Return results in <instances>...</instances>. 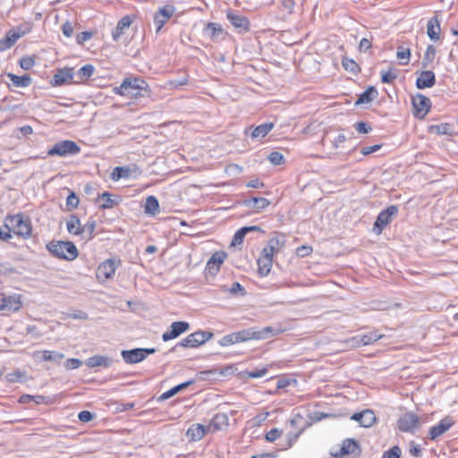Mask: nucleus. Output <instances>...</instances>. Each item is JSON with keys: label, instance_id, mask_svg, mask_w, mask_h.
Masks as SVG:
<instances>
[{"label": "nucleus", "instance_id": "nucleus-1", "mask_svg": "<svg viewBox=\"0 0 458 458\" xmlns=\"http://www.w3.org/2000/svg\"><path fill=\"white\" fill-rule=\"evenodd\" d=\"M285 243L284 235H277L271 238L261 251L259 257V276H264L269 274L273 265V256L278 253Z\"/></svg>", "mask_w": 458, "mask_h": 458}, {"label": "nucleus", "instance_id": "nucleus-2", "mask_svg": "<svg viewBox=\"0 0 458 458\" xmlns=\"http://www.w3.org/2000/svg\"><path fill=\"white\" fill-rule=\"evenodd\" d=\"M114 91L122 96H131L136 98L149 95L148 84L137 77L124 79L119 87L114 89Z\"/></svg>", "mask_w": 458, "mask_h": 458}, {"label": "nucleus", "instance_id": "nucleus-3", "mask_svg": "<svg viewBox=\"0 0 458 458\" xmlns=\"http://www.w3.org/2000/svg\"><path fill=\"white\" fill-rule=\"evenodd\" d=\"M47 249L55 258L69 261L75 259L79 255L75 244L72 242L52 241L47 244Z\"/></svg>", "mask_w": 458, "mask_h": 458}, {"label": "nucleus", "instance_id": "nucleus-4", "mask_svg": "<svg viewBox=\"0 0 458 458\" xmlns=\"http://www.w3.org/2000/svg\"><path fill=\"white\" fill-rule=\"evenodd\" d=\"M5 227L13 231L15 234L22 238H29L31 235V224L28 217L23 214L18 213L13 216H8L4 222Z\"/></svg>", "mask_w": 458, "mask_h": 458}, {"label": "nucleus", "instance_id": "nucleus-5", "mask_svg": "<svg viewBox=\"0 0 458 458\" xmlns=\"http://www.w3.org/2000/svg\"><path fill=\"white\" fill-rule=\"evenodd\" d=\"M213 337V333L208 331H197L194 332L185 338H183L181 342L177 343L174 347H172L169 352H175L178 347L183 348H196L199 345L205 344L210 338Z\"/></svg>", "mask_w": 458, "mask_h": 458}, {"label": "nucleus", "instance_id": "nucleus-6", "mask_svg": "<svg viewBox=\"0 0 458 458\" xmlns=\"http://www.w3.org/2000/svg\"><path fill=\"white\" fill-rule=\"evenodd\" d=\"M81 148L72 140H64L56 142L51 148L48 149L47 155L54 157H67L73 156L80 153Z\"/></svg>", "mask_w": 458, "mask_h": 458}, {"label": "nucleus", "instance_id": "nucleus-7", "mask_svg": "<svg viewBox=\"0 0 458 458\" xmlns=\"http://www.w3.org/2000/svg\"><path fill=\"white\" fill-rule=\"evenodd\" d=\"M398 214V207L396 205H391L386 209L382 210L377 216L376 221L373 225V231L376 234L382 233L384 228L389 225L393 218Z\"/></svg>", "mask_w": 458, "mask_h": 458}, {"label": "nucleus", "instance_id": "nucleus-8", "mask_svg": "<svg viewBox=\"0 0 458 458\" xmlns=\"http://www.w3.org/2000/svg\"><path fill=\"white\" fill-rule=\"evenodd\" d=\"M420 426V417L411 411L403 414L397 420V428L401 432L413 433Z\"/></svg>", "mask_w": 458, "mask_h": 458}, {"label": "nucleus", "instance_id": "nucleus-9", "mask_svg": "<svg viewBox=\"0 0 458 458\" xmlns=\"http://www.w3.org/2000/svg\"><path fill=\"white\" fill-rule=\"evenodd\" d=\"M413 115L418 119H423L431 108L430 99L422 95L417 94L412 97Z\"/></svg>", "mask_w": 458, "mask_h": 458}, {"label": "nucleus", "instance_id": "nucleus-10", "mask_svg": "<svg viewBox=\"0 0 458 458\" xmlns=\"http://www.w3.org/2000/svg\"><path fill=\"white\" fill-rule=\"evenodd\" d=\"M30 30V24L25 25V29L21 30V26L17 28V30H10L5 37L0 39V52L11 48L15 42L23 35Z\"/></svg>", "mask_w": 458, "mask_h": 458}, {"label": "nucleus", "instance_id": "nucleus-11", "mask_svg": "<svg viewBox=\"0 0 458 458\" xmlns=\"http://www.w3.org/2000/svg\"><path fill=\"white\" fill-rule=\"evenodd\" d=\"M175 8L172 4H166L159 8L154 15V24L156 25V32L158 33L167 21L174 15Z\"/></svg>", "mask_w": 458, "mask_h": 458}, {"label": "nucleus", "instance_id": "nucleus-12", "mask_svg": "<svg viewBox=\"0 0 458 458\" xmlns=\"http://www.w3.org/2000/svg\"><path fill=\"white\" fill-rule=\"evenodd\" d=\"M454 425V419L451 416H445L438 422V424L430 428L428 431V438L430 440H436L449 430Z\"/></svg>", "mask_w": 458, "mask_h": 458}, {"label": "nucleus", "instance_id": "nucleus-13", "mask_svg": "<svg viewBox=\"0 0 458 458\" xmlns=\"http://www.w3.org/2000/svg\"><path fill=\"white\" fill-rule=\"evenodd\" d=\"M189 328L190 324L186 321L173 322L170 326V329L162 335V340L164 342H167L172 339L177 338L182 334L188 331Z\"/></svg>", "mask_w": 458, "mask_h": 458}, {"label": "nucleus", "instance_id": "nucleus-14", "mask_svg": "<svg viewBox=\"0 0 458 458\" xmlns=\"http://www.w3.org/2000/svg\"><path fill=\"white\" fill-rule=\"evenodd\" d=\"M227 254L225 251H216L208 259L206 266V274L215 276L220 270L221 265L226 259Z\"/></svg>", "mask_w": 458, "mask_h": 458}, {"label": "nucleus", "instance_id": "nucleus-15", "mask_svg": "<svg viewBox=\"0 0 458 458\" xmlns=\"http://www.w3.org/2000/svg\"><path fill=\"white\" fill-rule=\"evenodd\" d=\"M227 20L230 21V23L238 30L239 32H244L249 30L250 29V22L248 19L233 11H228L226 14Z\"/></svg>", "mask_w": 458, "mask_h": 458}, {"label": "nucleus", "instance_id": "nucleus-16", "mask_svg": "<svg viewBox=\"0 0 458 458\" xmlns=\"http://www.w3.org/2000/svg\"><path fill=\"white\" fill-rule=\"evenodd\" d=\"M75 77V73L73 72V68L71 67H64L63 69H59L57 72L53 76L51 79V85L52 86H62L64 85L67 81L73 80Z\"/></svg>", "mask_w": 458, "mask_h": 458}, {"label": "nucleus", "instance_id": "nucleus-17", "mask_svg": "<svg viewBox=\"0 0 458 458\" xmlns=\"http://www.w3.org/2000/svg\"><path fill=\"white\" fill-rule=\"evenodd\" d=\"M351 420L359 422L361 427L369 428L376 422V415L371 410H364L352 414Z\"/></svg>", "mask_w": 458, "mask_h": 458}, {"label": "nucleus", "instance_id": "nucleus-18", "mask_svg": "<svg viewBox=\"0 0 458 458\" xmlns=\"http://www.w3.org/2000/svg\"><path fill=\"white\" fill-rule=\"evenodd\" d=\"M360 453V449L358 442L355 441L354 439L348 438L343 442L340 452L335 454L334 456L338 458H344L345 455L348 454L359 455Z\"/></svg>", "mask_w": 458, "mask_h": 458}, {"label": "nucleus", "instance_id": "nucleus-19", "mask_svg": "<svg viewBox=\"0 0 458 458\" xmlns=\"http://www.w3.org/2000/svg\"><path fill=\"white\" fill-rule=\"evenodd\" d=\"M436 84V75L432 71H422L416 80V87L419 89L431 88Z\"/></svg>", "mask_w": 458, "mask_h": 458}, {"label": "nucleus", "instance_id": "nucleus-20", "mask_svg": "<svg viewBox=\"0 0 458 458\" xmlns=\"http://www.w3.org/2000/svg\"><path fill=\"white\" fill-rule=\"evenodd\" d=\"M116 270L115 260L109 259L106 261L102 262L97 270V275L98 277L102 276L105 279H111Z\"/></svg>", "mask_w": 458, "mask_h": 458}, {"label": "nucleus", "instance_id": "nucleus-21", "mask_svg": "<svg viewBox=\"0 0 458 458\" xmlns=\"http://www.w3.org/2000/svg\"><path fill=\"white\" fill-rule=\"evenodd\" d=\"M133 173H140L139 167H137L136 165H133V167H131L129 165L116 166L111 173L110 177L114 181H118L123 178H130Z\"/></svg>", "mask_w": 458, "mask_h": 458}, {"label": "nucleus", "instance_id": "nucleus-22", "mask_svg": "<svg viewBox=\"0 0 458 458\" xmlns=\"http://www.w3.org/2000/svg\"><path fill=\"white\" fill-rule=\"evenodd\" d=\"M121 355L127 364L139 363L144 360L140 348L123 350L122 351Z\"/></svg>", "mask_w": 458, "mask_h": 458}, {"label": "nucleus", "instance_id": "nucleus-23", "mask_svg": "<svg viewBox=\"0 0 458 458\" xmlns=\"http://www.w3.org/2000/svg\"><path fill=\"white\" fill-rule=\"evenodd\" d=\"M132 23V19L129 15L123 16L117 23L114 30L112 31V38L114 41H118L124 34V30L128 29Z\"/></svg>", "mask_w": 458, "mask_h": 458}, {"label": "nucleus", "instance_id": "nucleus-24", "mask_svg": "<svg viewBox=\"0 0 458 458\" xmlns=\"http://www.w3.org/2000/svg\"><path fill=\"white\" fill-rule=\"evenodd\" d=\"M440 21L437 16L430 18L427 23V34L431 40L437 41L440 38Z\"/></svg>", "mask_w": 458, "mask_h": 458}, {"label": "nucleus", "instance_id": "nucleus-25", "mask_svg": "<svg viewBox=\"0 0 458 458\" xmlns=\"http://www.w3.org/2000/svg\"><path fill=\"white\" fill-rule=\"evenodd\" d=\"M228 425V416L225 413H216L208 425V431H217Z\"/></svg>", "mask_w": 458, "mask_h": 458}, {"label": "nucleus", "instance_id": "nucleus-26", "mask_svg": "<svg viewBox=\"0 0 458 458\" xmlns=\"http://www.w3.org/2000/svg\"><path fill=\"white\" fill-rule=\"evenodd\" d=\"M114 360L106 357V356H100V355H94L90 358H89L86 360V365L89 368H95V367H105L109 368L113 365Z\"/></svg>", "mask_w": 458, "mask_h": 458}, {"label": "nucleus", "instance_id": "nucleus-27", "mask_svg": "<svg viewBox=\"0 0 458 458\" xmlns=\"http://www.w3.org/2000/svg\"><path fill=\"white\" fill-rule=\"evenodd\" d=\"M378 95L377 89L374 86H369L361 94L359 95L355 101V106H361L363 104L372 102Z\"/></svg>", "mask_w": 458, "mask_h": 458}, {"label": "nucleus", "instance_id": "nucleus-28", "mask_svg": "<svg viewBox=\"0 0 458 458\" xmlns=\"http://www.w3.org/2000/svg\"><path fill=\"white\" fill-rule=\"evenodd\" d=\"M209 432L208 430V426L205 427L201 424H194L191 427H190L186 432V436L191 440V441H199L200 440L206 433Z\"/></svg>", "mask_w": 458, "mask_h": 458}, {"label": "nucleus", "instance_id": "nucleus-29", "mask_svg": "<svg viewBox=\"0 0 458 458\" xmlns=\"http://www.w3.org/2000/svg\"><path fill=\"white\" fill-rule=\"evenodd\" d=\"M2 306L0 308H4V310H13L17 311L20 310L21 306V301L20 296H7L1 299Z\"/></svg>", "mask_w": 458, "mask_h": 458}, {"label": "nucleus", "instance_id": "nucleus-30", "mask_svg": "<svg viewBox=\"0 0 458 458\" xmlns=\"http://www.w3.org/2000/svg\"><path fill=\"white\" fill-rule=\"evenodd\" d=\"M94 72L95 67L92 64H87L83 65L75 74L77 80H74L73 83H80L87 81L93 75Z\"/></svg>", "mask_w": 458, "mask_h": 458}, {"label": "nucleus", "instance_id": "nucleus-31", "mask_svg": "<svg viewBox=\"0 0 458 458\" xmlns=\"http://www.w3.org/2000/svg\"><path fill=\"white\" fill-rule=\"evenodd\" d=\"M193 382H194V380H189V381H186L184 383L179 384V385L172 387L168 391L163 393L159 396L158 400L159 401H165V400H167V399L173 397L174 395H175L180 391L186 389L189 386L193 384Z\"/></svg>", "mask_w": 458, "mask_h": 458}, {"label": "nucleus", "instance_id": "nucleus-32", "mask_svg": "<svg viewBox=\"0 0 458 458\" xmlns=\"http://www.w3.org/2000/svg\"><path fill=\"white\" fill-rule=\"evenodd\" d=\"M66 225H67V231L69 232V233L74 234V235H81L82 225H81V221L76 215L72 214L70 216V217L66 223Z\"/></svg>", "mask_w": 458, "mask_h": 458}, {"label": "nucleus", "instance_id": "nucleus-33", "mask_svg": "<svg viewBox=\"0 0 458 458\" xmlns=\"http://www.w3.org/2000/svg\"><path fill=\"white\" fill-rule=\"evenodd\" d=\"M8 78L11 80L13 84L16 87L25 88L31 84L32 79L29 74L18 76L13 73H8Z\"/></svg>", "mask_w": 458, "mask_h": 458}, {"label": "nucleus", "instance_id": "nucleus-34", "mask_svg": "<svg viewBox=\"0 0 458 458\" xmlns=\"http://www.w3.org/2000/svg\"><path fill=\"white\" fill-rule=\"evenodd\" d=\"M145 213L154 216L159 212V202L155 196H148L145 201Z\"/></svg>", "mask_w": 458, "mask_h": 458}, {"label": "nucleus", "instance_id": "nucleus-35", "mask_svg": "<svg viewBox=\"0 0 458 458\" xmlns=\"http://www.w3.org/2000/svg\"><path fill=\"white\" fill-rule=\"evenodd\" d=\"M41 359L44 361H52L56 364H59L61 360L64 358V355L62 352L55 351H43L41 352Z\"/></svg>", "mask_w": 458, "mask_h": 458}, {"label": "nucleus", "instance_id": "nucleus-36", "mask_svg": "<svg viewBox=\"0 0 458 458\" xmlns=\"http://www.w3.org/2000/svg\"><path fill=\"white\" fill-rule=\"evenodd\" d=\"M436 47L433 45H428L421 61L423 68H428L432 64L436 57Z\"/></svg>", "mask_w": 458, "mask_h": 458}, {"label": "nucleus", "instance_id": "nucleus-37", "mask_svg": "<svg viewBox=\"0 0 458 458\" xmlns=\"http://www.w3.org/2000/svg\"><path fill=\"white\" fill-rule=\"evenodd\" d=\"M98 199H101L103 200V203L99 205V208L102 209L112 208L113 207L118 204V201L112 199V194H110L107 191L98 195Z\"/></svg>", "mask_w": 458, "mask_h": 458}, {"label": "nucleus", "instance_id": "nucleus-38", "mask_svg": "<svg viewBox=\"0 0 458 458\" xmlns=\"http://www.w3.org/2000/svg\"><path fill=\"white\" fill-rule=\"evenodd\" d=\"M96 221L90 220L88 221L84 225L81 227V235L87 234L86 236H83L86 240H91L95 236V229H96Z\"/></svg>", "mask_w": 458, "mask_h": 458}, {"label": "nucleus", "instance_id": "nucleus-39", "mask_svg": "<svg viewBox=\"0 0 458 458\" xmlns=\"http://www.w3.org/2000/svg\"><path fill=\"white\" fill-rule=\"evenodd\" d=\"M238 342H245L250 339L258 338V332L254 330V328L244 329L242 331L235 332Z\"/></svg>", "mask_w": 458, "mask_h": 458}, {"label": "nucleus", "instance_id": "nucleus-40", "mask_svg": "<svg viewBox=\"0 0 458 458\" xmlns=\"http://www.w3.org/2000/svg\"><path fill=\"white\" fill-rule=\"evenodd\" d=\"M283 332L279 327H266L259 330V339H267Z\"/></svg>", "mask_w": 458, "mask_h": 458}, {"label": "nucleus", "instance_id": "nucleus-41", "mask_svg": "<svg viewBox=\"0 0 458 458\" xmlns=\"http://www.w3.org/2000/svg\"><path fill=\"white\" fill-rule=\"evenodd\" d=\"M342 65L346 71L352 72V74H357L360 72V67L357 63L348 57H344L342 59Z\"/></svg>", "mask_w": 458, "mask_h": 458}, {"label": "nucleus", "instance_id": "nucleus-42", "mask_svg": "<svg viewBox=\"0 0 458 458\" xmlns=\"http://www.w3.org/2000/svg\"><path fill=\"white\" fill-rule=\"evenodd\" d=\"M205 30L212 38L217 37L223 31L221 25L216 22H208Z\"/></svg>", "mask_w": 458, "mask_h": 458}, {"label": "nucleus", "instance_id": "nucleus-43", "mask_svg": "<svg viewBox=\"0 0 458 458\" xmlns=\"http://www.w3.org/2000/svg\"><path fill=\"white\" fill-rule=\"evenodd\" d=\"M302 432L303 428H300L296 431H289L286 435V445L284 449L292 447Z\"/></svg>", "mask_w": 458, "mask_h": 458}, {"label": "nucleus", "instance_id": "nucleus-44", "mask_svg": "<svg viewBox=\"0 0 458 458\" xmlns=\"http://www.w3.org/2000/svg\"><path fill=\"white\" fill-rule=\"evenodd\" d=\"M397 78L396 71L394 68L388 71H381V81L383 83L390 84Z\"/></svg>", "mask_w": 458, "mask_h": 458}, {"label": "nucleus", "instance_id": "nucleus-45", "mask_svg": "<svg viewBox=\"0 0 458 458\" xmlns=\"http://www.w3.org/2000/svg\"><path fill=\"white\" fill-rule=\"evenodd\" d=\"M267 160L274 165H279L284 163L285 159L283 154L278 151H272L267 156Z\"/></svg>", "mask_w": 458, "mask_h": 458}, {"label": "nucleus", "instance_id": "nucleus-46", "mask_svg": "<svg viewBox=\"0 0 458 458\" xmlns=\"http://www.w3.org/2000/svg\"><path fill=\"white\" fill-rule=\"evenodd\" d=\"M396 56L398 59L403 60L405 59V62H402V64H407L410 61L411 57V50L409 47H404L403 46L398 47Z\"/></svg>", "mask_w": 458, "mask_h": 458}, {"label": "nucleus", "instance_id": "nucleus-47", "mask_svg": "<svg viewBox=\"0 0 458 458\" xmlns=\"http://www.w3.org/2000/svg\"><path fill=\"white\" fill-rule=\"evenodd\" d=\"M80 199L75 192L72 191L66 199V208L68 210H72L78 208Z\"/></svg>", "mask_w": 458, "mask_h": 458}, {"label": "nucleus", "instance_id": "nucleus-48", "mask_svg": "<svg viewBox=\"0 0 458 458\" xmlns=\"http://www.w3.org/2000/svg\"><path fill=\"white\" fill-rule=\"evenodd\" d=\"M246 229L240 228L233 235V240L231 242V246L236 247L241 245L243 242L244 237L246 235Z\"/></svg>", "mask_w": 458, "mask_h": 458}, {"label": "nucleus", "instance_id": "nucleus-49", "mask_svg": "<svg viewBox=\"0 0 458 458\" xmlns=\"http://www.w3.org/2000/svg\"><path fill=\"white\" fill-rule=\"evenodd\" d=\"M401 454H402L401 448L398 445H394V446L391 447L390 449H388L387 451H386L383 454L382 458H400Z\"/></svg>", "mask_w": 458, "mask_h": 458}, {"label": "nucleus", "instance_id": "nucleus-50", "mask_svg": "<svg viewBox=\"0 0 458 458\" xmlns=\"http://www.w3.org/2000/svg\"><path fill=\"white\" fill-rule=\"evenodd\" d=\"M236 343H239V342H238V338H237V335H236L235 332L232 333L230 335H225L219 341V344L222 346H229V345L236 344Z\"/></svg>", "mask_w": 458, "mask_h": 458}, {"label": "nucleus", "instance_id": "nucleus-51", "mask_svg": "<svg viewBox=\"0 0 458 458\" xmlns=\"http://www.w3.org/2000/svg\"><path fill=\"white\" fill-rule=\"evenodd\" d=\"M380 337L381 335L376 333H369L361 336L360 343L362 345L371 344L374 342L377 341Z\"/></svg>", "mask_w": 458, "mask_h": 458}, {"label": "nucleus", "instance_id": "nucleus-52", "mask_svg": "<svg viewBox=\"0 0 458 458\" xmlns=\"http://www.w3.org/2000/svg\"><path fill=\"white\" fill-rule=\"evenodd\" d=\"M276 203H277V199L275 197L268 199V198L259 196V212L264 210L266 208H267L270 205L276 206Z\"/></svg>", "mask_w": 458, "mask_h": 458}, {"label": "nucleus", "instance_id": "nucleus-53", "mask_svg": "<svg viewBox=\"0 0 458 458\" xmlns=\"http://www.w3.org/2000/svg\"><path fill=\"white\" fill-rule=\"evenodd\" d=\"M25 376V373L17 369L12 373H9L5 376L6 380L11 383L20 382Z\"/></svg>", "mask_w": 458, "mask_h": 458}, {"label": "nucleus", "instance_id": "nucleus-54", "mask_svg": "<svg viewBox=\"0 0 458 458\" xmlns=\"http://www.w3.org/2000/svg\"><path fill=\"white\" fill-rule=\"evenodd\" d=\"M35 64V60L31 56H23L20 59V66L23 70H30L31 69Z\"/></svg>", "mask_w": 458, "mask_h": 458}, {"label": "nucleus", "instance_id": "nucleus-55", "mask_svg": "<svg viewBox=\"0 0 458 458\" xmlns=\"http://www.w3.org/2000/svg\"><path fill=\"white\" fill-rule=\"evenodd\" d=\"M274 122H267L259 124V136L262 138L266 137L269 131L274 128Z\"/></svg>", "mask_w": 458, "mask_h": 458}, {"label": "nucleus", "instance_id": "nucleus-56", "mask_svg": "<svg viewBox=\"0 0 458 458\" xmlns=\"http://www.w3.org/2000/svg\"><path fill=\"white\" fill-rule=\"evenodd\" d=\"M354 128L356 129V131L359 133H362V134L369 133L372 130L371 126L365 122H357L354 124Z\"/></svg>", "mask_w": 458, "mask_h": 458}, {"label": "nucleus", "instance_id": "nucleus-57", "mask_svg": "<svg viewBox=\"0 0 458 458\" xmlns=\"http://www.w3.org/2000/svg\"><path fill=\"white\" fill-rule=\"evenodd\" d=\"M409 453L411 456L420 458L422 456V450L420 445H416L413 441L410 443Z\"/></svg>", "mask_w": 458, "mask_h": 458}, {"label": "nucleus", "instance_id": "nucleus-58", "mask_svg": "<svg viewBox=\"0 0 458 458\" xmlns=\"http://www.w3.org/2000/svg\"><path fill=\"white\" fill-rule=\"evenodd\" d=\"M229 292L233 295H244L245 289L242 286V284L238 282L233 283Z\"/></svg>", "mask_w": 458, "mask_h": 458}, {"label": "nucleus", "instance_id": "nucleus-59", "mask_svg": "<svg viewBox=\"0 0 458 458\" xmlns=\"http://www.w3.org/2000/svg\"><path fill=\"white\" fill-rule=\"evenodd\" d=\"M281 431L278 428H272L266 433L265 438L267 442H274L280 437Z\"/></svg>", "mask_w": 458, "mask_h": 458}, {"label": "nucleus", "instance_id": "nucleus-60", "mask_svg": "<svg viewBox=\"0 0 458 458\" xmlns=\"http://www.w3.org/2000/svg\"><path fill=\"white\" fill-rule=\"evenodd\" d=\"M94 33L92 31H82L77 35L76 40L77 43L81 45L85 41H88L93 37Z\"/></svg>", "mask_w": 458, "mask_h": 458}, {"label": "nucleus", "instance_id": "nucleus-61", "mask_svg": "<svg viewBox=\"0 0 458 458\" xmlns=\"http://www.w3.org/2000/svg\"><path fill=\"white\" fill-rule=\"evenodd\" d=\"M82 364V361L79 359L71 358L68 359L65 362V367L67 369H74L79 368Z\"/></svg>", "mask_w": 458, "mask_h": 458}, {"label": "nucleus", "instance_id": "nucleus-62", "mask_svg": "<svg viewBox=\"0 0 458 458\" xmlns=\"http://www.w3.org/2000/svg\"><path fill=\"white\" fill-rule=\"evenodd\" d=\"M311 252H312V248L310 246H306V245L298 247L296 250V254L301 258L310 255Z\"/></svg>", "mask_w": 458, "mask_h": 458}, {"label": "nucleus", "instance_id": "nucleus-63", "mask_svg": "<svg viewBox=\"0 0 458 458\" xmlns=\"http://www.w3.org/2000/svg\"><path fill=\"white\" fill-rule=\"evenodd\" d=\"M78 418L81 422H89L93 420L94 414L89 411H82L79 413Z\"/></svg>", "mask_w": 458, "mask_h": 458}, {"label": "nucleus", "instance_id": "nucleus-64", "mask_svg": "<svg viewBox=\"0 0 458 458\" xmlns=\"http://www.w3.org/2000/svg\"><path fill=\"white\" fill-rule=\"evenodd\" d=\"M62 31L67 38L72 37L73 34V26L71 22L66 21L62 25Z\"/></svg>", "mask_w": 458, "mask_h": 458}]
</instances>
